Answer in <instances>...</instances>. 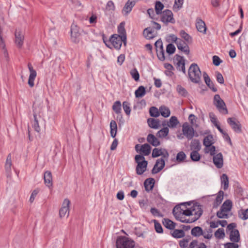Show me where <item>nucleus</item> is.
<instances>
[{
    "label": "nucleus",
    "instance_id": "1",
    "mask_svg": "<svg viewBox=\"0 0 248 248\" xmlns=\"http://www.w3.org/2000/svg\"><path fill=\"white\" fill-rule=\"evenodd\" d=\"M188 75L190 80L194 83H200L201 82L202 73L198 65L192 63L188 71Z\"/></svg>",
    "mask_w": 248,
    "mask_h": 248
},
{
    "label": "nucleus",
    "instance_id": "2",
    "mask_svg": "<svg viewBox=\"0 0 248 248\" xmlns=\"http://www.w3.org/2000/svg\"><path fill=\"white\" fill-rule=\"evenodd\" d=\"M202 213V206L198 203L195 202L190 207L187 208V211L184 214L186 216H193L192 221H195L201 217Z\"/></svg>",
    "mask_w": 248,
    "mask_h": 248
},
{
    "label": "nucleus",
    "instance_id": "3",
    "mask_svg": "<svg viewBox=\"0 0 248 248\" xmlns=\"http://www.w3.org/2000/svg\"><path fill=\"white\" fill-rule=\"evenodd\" d=\"M135 162L137 163L136 168V173L138 175L142 174L146 170L148 161L145 160L143 155H137L135 156Z\"/></svg>",
    "mask_w": 248,
    "mask_h": 248
},
{
    "label": "nucleus",
    "instance_id": "4",
    "mask_svg": "<svg viewBox=\"0 0 248 248\" xmlns=\"http://www.w3.org/2000/svg\"><path fill=\"white\" fill-rule=\"evenodd\" d=\"M135 245L132 239L123 236L118 237L116 242V248H134Z\"/></svg>",
    "mask_w": 248,
    "mask_h": 248
},
{
    "label": "nucleus",
    "instance_id": "5",
    "mask_svg": "<svg viewBox=\"0 0 248 248\" xmlns=\"http://www.w3.org/2000/svg\"><path fill=\"white\" fill-rule=\"evenodd\" d=\"M186 205L190 206L191 205V202H186L182 203L180 205H176L174 207L172 213L176 219L180 218L181 216H185V214L184 213L187 211V208L186 206Z\"/></svg>",
    "mask_w": 248,
    "mask_h": 248
},
{
    "label": "nucleus",
    "instance_id": "6",
    "mask_svg": "<svg viewBox=\"0 0 248 248\" xmlns=\"http://www.w3.org/2000/svg\"><path fill=\"white\" fill-rule=\"evenodd\" d=\"M214 104L216 106L218 111L223 114L228 113L226 104L224 101L221 99L219 94H216L214 97Z\"/></svg>",
    "mask_w": 248,
    "mask_h": 248
},
{
    "label": "nucleus",
    "instance_id": "7",
    "mask_svg": "<svg viewBox=\"0 0 248 248\" xmlns=\"http://www.w3.org/2000/svg\"><path fill=\"white\" fill-rule=\"evenodd\" d=\"M108 42H110L115 49L119 50L121 48L123 42L124 45H126V40H124L122 37L114 34L111 35Z\"/></svg>",
    "mask_w": 248,
    "mask_h": 248
},
{
    "label": "nucleus",
    "instance_id": "8",
    "mask_svg": "<svg viewBox=\"0 0 248 248\" xmlns=\"http://www.w3.org/2000/svg\"><path fill=\"white\" fill-rule=\"evenodd\" d=\"M183 134L186 137L188 140L192 139L194 136L195 131L192 126L186 122L182 125Z\"/></svg>",
    "mask_w": 248,
    "mask_h": 248
},
{
    "label": "nucleus",
    "instance_id": "9",
    "mask_svg": "<svg viewBox=\"0 0 248 248\" xmlns=\"http://www.w3.org/2000/svg\"><path fill=\"white\" fill-rule=\"evenodd\" d=\"M161 21L166 24L169 22L174 23V19L173 17L172 12L170 10H165L161 14Z\"/></svg>",
    "mask_w": 248,
    "mask_h": 248
},
{
    "label": "nucleus",
    "instance_id": "10",
    "mask_svg": "<svg viewBox=\"0 0 248 248\" xmlns=\"http://www.w3.org/2000/svg\"><path fill=\"white\" fill-rule=\"evenodd\" d=\"M15 43L16 47L20 49L24 44V33L20 30H16L15 33Z\"/></svg>",
    "mask_w": 248,
    "mask_h": 248
},
{
    "label": "nucleus",
    "instance_id": "11",
    "mask_svg": "<svg viewBox=\"0 0 248 248\" xmlns=\"http://www.w3.org/2000/svg\"><path fill=\"white\" fill-rule=\"evenodd\" d=\"M174 61L176 62L177 69L182 71L183 73L186 74L185 62L183 57L176 55Z\"/></svg>",
    "mask_w": 248,
    "mask_h": 248
},
{
    "label": "nucleus",
    "instance_id": "12",
    "mask_svg": "<svg viewBox=\"0 0 248 248\" xmlns=\"http://www.w3.org/2000/svg\"><path fill=\"white\" fill-rule=\"evenodd\" d=\"M70 201L68 199H65L62 203V206L59 211V215L60 217H64L66 215L69 216V204Z\"/></svg>",
    "mask_w": 248,
    "mask_h": 248
},
{
    "label": "nucleus",
    "instance_id": "13",
    "mask_svg": "<svg viewBox=\"0 0 248 248\" xmlns=\"http://www.w3.org/2000/svg\"><path fill=\"white\" fill-rule=\"evenodd\" d=\"M28 67L30 73L28 83L30 87H33L34 85V81L36 77L37 73L36 71L33 68L31 63H28Z\"/></svg>",
    "mask_w": 248,
    "mask_h": 248
},
{
    "label": "nucleus",
    "instance_id": "14",
    "mask_svg": "<svg viewBox=\"0 0 248 248\" xmlns=\"http://www.w3.org/2000/svg\"><path fill=\"white\" fill-rule=\"evenodd\" d=\"M234 118H229L227 122L232 127V129L237 133L241 132V125L239 121H235Z\"/></svg>",
    "mask_w": 248,
    "mask_h": 248
},
{
    "label": "nucleus",
    "instance_id": "15",
    "mask_svg": "<svg viewBox=\"0 0 248 248\" xmlns=\"http://www.w3.org/2000/svg\"><path fill=\"white\" fill-rule=\"evenodd\" d=\"M165 165L164 159L161 158L156 160L155 164L152 170L153 174H156L161 171Z\"/></svg>",
    "mask_w": 248,
    "mask_h": 248
},
{
    "label": "nucleus",
    "instance_id": "16",
    "mask_svg": "<svg viewBox=\"0 0 248 248\" xmlns=\"http://www.w3.org/2000/svg\"><path fill=\"white\" fill-rule=\"evenodd\" d=\"M213 162L216 167L218 169H220L223 165V155L221 153H219L213 156Z\"/></svg>",
    "mask_w": 248,
    "mask_h": 248
},
{
    "label": "nucleus",
    "instance_id": "17",
    "mask_svg": "<svg viewBox=\"0 0 248 248\" xmlns=\"http://www.w3.org/2000/svg\"><path fill=\"white\" fill-rule=\"evenodd\" d=\"M179 124V122L176 116H171L169 120V122H167V123L166 124V121H164L162 124V125L164 126L166 125L170 128H174L176 127L178 124Z\"/></svg>",
    "mask_w": 248,
    "mask_h": 248
},
{
    "label": "nucleus",
    "instance_id": "18",
    "mask_svg": "<svg viewBox=\"0 0 248 248\" xmlns=\"http://www.w3.org/2000/svg\"><path fill=\"white\" fill-rule=\"evenodd\" d=\"M196 27L197 30L204 34L206 33V27L205 22L200 18L196 20Z\"/></svg>",
    "mask_w": 248,
    "mask_h": 248
},
{
    "label": "nucleus",
    "instance_id": "19",
    "mask_svg": "<svg viewBox=\"0 0 248 248\" xmlns=\"http://www.w3.org/2000/svg\"><path fill=\"white\" fill-rule=\"evenodd\" d=\"M144 36L147 39H151L155 36V33L152 27H149L145 29L143 32Z\"/></svg>",
    "mask_w": 248,
    "mask_h": 248
},
{
    "label": "nucleus",
    "instance_id": "20",
    "mask_svg": "<svg viewBox=\"0 0 248 248\" xmlns=\"http://www.w3.org/2000/svg\"><path fill=\"white\" fill-rule=\"evenodd\" d=\"M147 141L154 146L156 147L160 144L158 139L153 134H149L147 137Z\"/></svg>",
    "mask_w": 248,
    "mask_h": 248
},
{
    "label": "nucleus",
    "instance_id": "21",
    "mask_svg": "<svg viewBox=\"0 0 248 248\" xmlns=\"http://www.w3.org/2000/svg\"><path fill=\"white\" fill-rule=\"evenodd\" d=\"M155 183V180L154 178H149L146 179L144 183L145 190L149 192L152 190Z\"/></svg>",
    "mask_w": 248,
    "mask_h": 248
},
{
    "label": "nucleus",
    "instance_id": "22",
    "mask_svg": "<svg viewBox=\"0 0 248 248\" xmlns=\"http://www.w3.org/2000/svg\"><path fill=\"white\" fill-rule=\"evenodd\" d=\"M230 239L232 242L237 243L240 240L239 232L238 230L235 229L230 233Z\"/></svg>",
    "mask_w": 248,
    "mask_h": 248
},
{
    "label": "nucleus",
    "instance_id": "23",
    "mask_svg": "<svg viewBox=\"0 0 248 248\" xmlns=\"http://www.w3.org/2000/svg\"><path fill=\"white\" fill-rule=\"evenodd\" d=\"M147 123L150 127L155 129H158L160 126V121L158 119L152 118H148Z\"/></svg>",
    "mask_w": 248,
    "mask_h": 248
},
{
    "label": "nucleus",
    "instance_id": "24",
    "mask_svg": "<svg viewBox=\"0 0 248 248\" xmlns=\"http://www.w3.org/2000/svg\"><path fill=\"white\" fill-rule=\"evenodd\" d=\"M45 184L46 185L50 187L52 186V177L51 173L50 171H46L44 175Z\"/></svg>",
    "mask_w": 248,
    "mask_h": 248
},
{
    "label": "nucleus",
    "instance_id": "25",
    "mask_svg": "<svg viewBox=\"0 0 248 248\" xmlns=\"http://www.w3.org/2000/svg\"><path fill=\"white\" fill-rule=\"evenodd\" d=\"M224 192L220 190L213 203V207L217 208L222 202L223 200Z\"/></svg>",
    "mask_w": 248,
    "mask_h": 248
},
{
    "label": "nucleus",
    "instance_id": "26",
    "mask_svg": "<svg viewBox=\"0 0 248 248\" xmlns=\"http://www.w3.org/2000/svg\"><path fill=\"white\" fill-rule=\"evenodd\" d=\"M134 6L135 5L134 2L128 0L123 9V13L125 15H128L131 11Z\"/></svg>",
    "mask_w": 248,
    "mask_h": 248
},
{
    "label": "nucleus",
    "instance_id": "27",
    "mask_svg": "<svg viewBox=\"0 0 248 248\" xmlns=\"http://www.w3.org/2000/svg\"><path fill=\"white\" fill-rule=\"evenodd\" d=\"M151 151V146L148 144L145 143L144 144L140 146V152L142 154V155H148Z\"/></svg>",
    "mask_w": 248,
    "mask_h": 248
},
{
    "label": "nucleus",
    "instance_id": "28",
    "mask_svg": "<svg viewBox=\"0 0 248 248\" xmlns=\"http://www.w3.org/2000/svg\"><path fill=\"white\" fill-rule=\"evenodd\" d=\"M162 223L166 228L170 230H174L176 225L175 223L168 218H164Z\"/></svg>",
    "mask_w": 248,
    "mask_h": 248
},
{
    "label": "nucleus",
    "instance_id": "29",
    "mask_svg": "<svg viewBox=\"0 0 248 248\" xmlns=\"http://www.w3.org/2000/svg\"><path fill=\"white\" fill-rule=\"evenodd\" d=\"M124 23L123 22H121L118 27V31L119 33V34L118 35L122 37L124 40H126V34L124 28Z\"/></svg>",
    "mask_w": 248,
    "mask_h": 248
},
{
    "label": "nucleus",
    "instance_id": "30",
    "mask_svg": "<svg viewBox=\"0 0 248 248\" xmlns=\"http://www.w3.org/2000/svg\"><path fill=\"white\" fill-rule=\"evenodd\" d=\"M191 235L195 237H199L203 235V232L202 228L199 226L195 227L192 229Z\"/></svg>",
    "mask_w": 248,
    "mask_h": 248
},
{
    "label": "nucleus",
    "instance_id": "31",
    "mask_svg": "<svg viewBox=\"0 0 248 248\" xmlns=\"http://www.w3.org/2000/svg\"><path fill=\"white\" fill-rule=\"evenodd\" d=\"M213 140H214V139H213V135H208L204 138L203 141V144L206 147H209L213 144L214 143V142L213 141Z\"/></svg>",
    "mask_w": 248,
    "mask_h": 248
},
{
    "label": "nucleus",
    "instance_id": "32",
    "mask_svg": "<svg viewBox=\"0 0 248 248\" xmlns=\"http://www.w3.org/2000/svg\"><path fill=\"white\" fill-rule=\"evenodd\" d=\"M232 202L230 200H226L220 207V209H223L225 211L229 212L232 208Z\"/></svg>",
    "mask_w": 248,
    "mask_h": 248
},
{
    "label": "nucleus",
    "instance_id": "33",
    "mask_svg": "<svg viewBox=\"0 0 248 248\" xmlns=\"http://www.w3.org/2000/svg\"><path fill=\"white\" fill-rule=\"evenodd\" d=\"M110 135L112 138H115L117 131V123L114 120H112L110 123Z\"/></svg>",
    "mask_w": 248,
    "mask_h": 248
},
{
    "label": "nucleus",
    "instance_id": "34",
    "mask_svg": "<svg viewBox=\"0 0 248 248\" xmlns=\"http://www.w3.org/2000/svg\"><path fill=\"white\" fill-rule=\"evenodd\" d=\"M171 234L174 238H181L185 236V233L183 230L175 229Z\"/></svg>",
    "mask_w": 248,
    "mask_h": 248
},
{
    "label": "nucleus",
    "instance_id": "35",
    "mask_svg": "<svg viewBox=\"0 0 248 248\" xmlns=\"http://www.w3.org/2000/svg\"><path fill=\"white\" fill-rule=\"evenodd\" d=\"M146 93L145 88L143 86H140L135 92V96L137 98L142 97Z\"/></svg>",
    "mask_w": 248,
    "mask_h": 248
},
{
    "label": "nucleus",
    "instance_id": "36",
    "mask_svg": "<svg viewBox=\"0 0 248 248\" xmlns=\"http://www.w3.org/2000/svg\"><path fill=\"white\" fill-rule=\"evenodd\" d=\"M169 132V129L168 127H165L158 131L156 133V136L159 138H163L168 135Z\"/></svg>",
    "mask_w": 248,
    "mask_h": 248
},
{
    "label": "nucleus",
    "instance_id": "37",
    "mask_svg": "<svg viewBox=\"0 0 248 248\" xmlns=\"http://www.w3.org/2000/svg\"><path fill=\"white\" fill-rule=\"evenodd\" d=\"M191 149L194 151H200L201 149V145L200 141L198 140H193L191 142Z\"/></svg>",
    "mask_w": 248,
    "mask_h": 248
},
{
    "label": "nucleus",
    "instance_id": "38",
    "mask_svg": "<svg viewBox=\"0 0 248 248\" xmlns=\"http://www.w3.org/2000/svg\"><path fill=\"white\" fill-rule=\"evenodd\" d=\"M160 112L161 115L165 117H168L170 114V112L169 108L165 106H161L160 107Z\"/></svg>",
    "mask_w": 248,
    "mask_h": 248
},
{
    "label": "nucleus",
    "instance_id": "39",
    "mask_svg": "<svg viewBox=\"0 0 248 248\" xmlns=\"http://www.w3.org/2000/svg\"><path fill=\"white\" fill-rule=\"evenodd\" d=\"M222 184H223V189L226 190L229 186V178L226 174H223L221 177Z\"/></svg>",
    "mask_w": 248,
    "mask_h": 248
},
{
    "label": "nucleus",
    "instance_id": "40",
    "mask_svg": "<svg viewBox=\"0 0 248 248\" xmlns=\"http://www.w3.org/2000/svg\"><path fill=\"white\" fill-rule=\"evenodd\" d=\"M180 36L183 38L187 43H191L192 42V38L185 31L181 30L180 31Z\"/></svg>",
    "mask_w": 248,
    "mask_h": 248
},
{
    "label": "nucleus",
    "instance_id": "41",
    "mask_svg": "<svg viewBox=\"0 0 248 248\" xmlns=\"http://www.w3.org/2000/svg\"><path fill=\"white\" fill-rule=\"evenodd\" d=\"M164 6L162 2L159 1H156L155 4V11L156 14L157 15L161 14L162 13V10L164 8Z\"/></svg>",
    "mask_w": 248,
    "mask_h": 248
},
{
    "label": "nucleus",
    "instance_id": "42",
    "mask_svg": "<svg viewBox=\"0 0 248 248\" xmlns=\"http://www.w3.org/2000/svg\"><path fill=\"white\" fill-rule=\"evenodd\" d=\"M176 90L178 93L182 96L186 97L188 94L186 90L181 85H178L177 86Z\"/></svg>",
    "mask_w": 248,
    "mask_h": 248
},
{
    "label": "nucleus",
    "instance_id": "43",
    "mask_svg": "<svg viewBox=\"0 0 248 248\" xmlns=\"http://www.w3.org/2000/svg\"><path fill=\"white\" fill-rule=\"evenodd\" d=\"M225 236L224 230L223 228H219L215 232V236L217 239L223 238Z\"/></svg>",
    "mask_w": 248,
    "mask_h": 248
},
{
    "label": "nucleus",
    "instance_id": "44",
    "mask_svg": "<svg viewBox=\"0 0 248 248\" xmlns=\"http://www.w3.org/2000/svg\"><path fill=\"white\" fill-rule=\"evenodd\" d=\"M150 115L152 117H157L159 116L160 112L155 107H152L149 110Z\"/></svg>",
    "mask_w": 248,
    "mask_h": 248
},
{
    "label": "nucleus",
    "instance_id": "45",
    "mask_svg": "<svg viewBox=\"0 0 248 248\" xmlns=\"http://www.w3.org/2000/svg\"><path fill=\"white\" fill-rule=\"evenodd\" d=\"M199 151H193L190 153V158L193 161H198L201 158V155L198 153Z\"/></svg>",
    "mask_w": 248,
    "mask_h": 248
},
{
    "label": "nucleus",
    "instance_id": "46",
    "mask_svg": "<svg viewBox=\"0 0 248 248\" xmlns=\"http://www.w3.org/2000/svg\"><path fill=\"white\" fill-rule=\"evenodd\" d=\"M112 108L116 113H120L121 110V103L120 101H116L112 106Z\"/></svg>",
    "mask_w": 248,
    "mask_h": 248
},
{
    "label": "nucleus",
    "instance_id": "47",
    "mask_svg": "<svg viewBox=\"0 0 248 248\" xmlns=\"http://www.w3.org/2000/svg\"><path fill=\"white\" fill-rule=\"evenodd\" d=\"M130 75L136 81H138L140 79V74L136 68H134L130 71Z\"/></svg>",
    "mask_w": 248,
    "mask_h": 248
},
{
    "label": "nucleus",
    "instance_id": "48",
    "mask_svg": "<svg viewBox=\"0 0 248 248\" xmlns=\"http://www.w3.org/2000/svg\"><path fill=\"white\" fill-rule=\"evenodd\" d=\"M156 55L158 59L161 61H164L165 59V52L163 48L156 50Z\"/></svg>",
    "mask_w": 248,
    "mask_h": 248
},
{
    "label": "nucleus",
    "instance_id": "49",
    "mask_svg": "<svg viewBox=\"0 0 248 248\" xmlns=\"http://www.w3.org/2000/svg\"><path fill=\"white\" fill-rule=\"evenodd\" d=\"M179 38L173 34H170L166 37V40L168 42L174 43L175 44L178 42Z\"/></svg>",
    "mask_w": 248,
    "mask_h": 248
},
{
    "label": "nucleus",
    "instance_id": "50",
    "mask_svg": "<svg viewBox=\"0 0 248 248\" xmlns=\"http://www.w3.org/2000/svg\"><path fill=\"white\" fill-rule=\"evenodd\" d=\"M228 213V212L223 210V209H220V210L217 212V216L219 218H227L229 217Z\"/></svg>",
    "mask_w": 248,
    "mask_h": 248
},
{
    "label": "nucleus",
    "instance_id": "51",
    "mask_svg": "<svg viewBox=\"0 0 248 248\" xmlns=\"http://www.w3.org/2000/svg\"><path fill=\"white\" fill-rule=\"evenodd\" d=\"M176 50L175 46L172 44H169L167 46L166 52L169 55L173 54Z\"/></svg>",
    "mask_w": 248,
    "mask_h": 248
},
{
    "label": "nucleus",
    "instance_id": "52",
    "mask_svg": "<svg viewBox=\"0 0 248 248\" xmlns=\"http://www.w3.org/2000/svg\"><path fill=\"white\" fill-rule=\"evenodd\" d=\"M184 0H175L174 4L173 6L174 10H179L182 8Z\"/></svg>",
    "mask_w": 248,
    "mask_h": 248
},
{
    "label": "nucleus",
    "instance_id": "53",
    "mask_svg": "<svg viewBox=\"0 0 248 248\" xmlns=\"http://www.w3.org/2000/svg\"><path fill=\"white\" fill-rule=\"evenodd\" d=\"M33 117H34V124H33V127L34 130L37 132H39L41 129L39 125L38 121L37 118V115L35 113H33Z\"/></svg>",
    "mask_w": 248,
    "mask_h": 248
},
{
    "label": "nucleus",
    "instance_id": "54",
    "mask_svg": "<svg viewBox=\"0 0 248 248\" xmlns=\"http://www.w3.org/2000/svg\"><path fill=\"white\" fill-rule=\"evenodd\" d=\"M163 149L155 148L153 150L152 156L153 157H157L161 155Z\"/></svg>",
    "mask_w": 248,
    "mask_h": 248
},
{
    "label": "nucleus",
    "instance_id": "55",
    "mask_svg": "<svg viewBox=\"0 0 248 248\" xmlns=\"http://www.w3.org/2000/svg\"><path fill=\"white\" fill-rule=\"evenodd\" d=\"M154 222L155 223V231L157 233H162L163 230L160 223H159L156 220H154Z\"/></svg>",
    "mask_w": 248,
    "mask_h": 248
},
{
    "label": "nucleus",
    "instance_id": "56",
    "mask_svg": "<svg viewBox=\"0 0 248 248\" xmlns=\"http://www.w3.org/2000/svg\"><path fill=\"white\" fill-rule=\"evenodd\" d=\"M123 107L125 113L127 115H129L131 112V108L129 106V103L126 101H124L123 103Z\"/></svg>",
    "mask_w": 248,
    "mask_h": 248
},
{
    "label": "nucleus",
    "instance_id": "57",
    "mask_svg": "<svg viewBox=\"0 0 248 248\" xmlns=\"http://www.w3.org/2000/svg\"><path fill=\"white\" fill-rule=\"evenodd\" d=\"M240 217L243 220L248 218V208L246 210H241L239 212Z\"/></svg>",
    "mask_w": 248,
    "mask_h": 248
},
{
    "label": "nucleus",
    "instance_id": "58",
    "mask_svg": "<svg viewBox=\"0 0 248 248\" xmlns=\"http://www.w3.org/2000/svg\"><path fill=\"white\" fill-rule=\"evenodd\" d=\"M186 158V155L183 151L179 152L176 156V160L178 162H182Z\"/></svg>",
    "mask_w": 248,
    "mask_h": 248
},
{
    "label": "nucleus",
    "instance_id": "59",
    "mask_svg": "<svg viewBox=\"0 0 248 248\" xmlns=\"http://www.w3.org/2000/svg\"><path fill=\"white\" fill-rule=\"evenodd\" d=\"M150 212L154 216H157L158 217H163V215L160 212L155 208H151Z\"/></svg>",
    "mask_w": 248,
    "mask_h": 248
},
{
    "label": "nucleus",
    "instance_id": "60",
    "mask_svg": "<svg viewBox=\"0 0 248 248\" xmlns=\"http://www.w3.org/2000/svg\"><path fill=\"white\" fill-rule=\"evenodd\" d=\"M177 47L179 50L183 52L186 55H188L189 54L190 50L189 46H182L180 45L179 46H177Z\"/></svg>",
    "mask_w": 248,
    "mask_h": 248
},
{
    "label": "nucleus",
    "instance_id": "61",
    "mask_svg": "<svg viewBox=\"0 0 248 248\" xmlns=\"http://www.w3.org/2000/svg\"><path fill=\"white\" fill-rule=\"evenodd\" d=\"M80 33L71 35L72 41L76 44L78 43L80 41Z\"/></svg>",
    "mask_w": 248,
    "mask_h": 248
},
{
    "label": "nucleus",
    "instance_id": "62",
    "mask_svg": "<svg viewBox=\"0 0 248 248\" xmlns=\"http://www.w3.org/2000/svg\"><path fill=\"white\" fill-rule=\"evenodd\" d=\"M216 76L217 81L220 84H223L224 80L222 75L218 71L216 72Z\"/></svg>",
    "mask_w": 248,
    "mask_h": 248
},
{
    "label": "nucleus",
    "instance_id": "63",
    "mask_svg": "<svg viewBox=\"0 0 248 248\" xmlns=\"http://www.w3.org/2000/svg\"><path fill=\"white\" fill-rule=\"evenodd\" d=\"M209 117L210 118L211 122L214 124L215 126L216 124H219L217 120V118H216L215 114L213 112H210L209 113Z\"/></svg>",
    "mask_w": 248,
    "mask_h": 248
},
{
    "label": "nucleus",
    "instance_id": "64",
    "mask_svg": "<svg viewBox=\"0 0 248 248\" xmlns=\"http://www.w3.org/2000/svg\"><path fill=\"white\" fill-rule=\"evenodd\" d=\"M239 245L234 242H228L224 244V248H238Z\"/></svg>",
    "mask_w": 248,
    "mask_h": 248
}]
</instances>
